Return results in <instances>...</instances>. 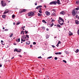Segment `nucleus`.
<instances>
[{
	"instance_id": "f257e3e1",
	"label": "nucleus",
	"mask_w": 79,
	"mask_h": 79,
	"mask_svg": "<svg viewBox=\"0 0 79 79\" xmlns=\"http://www.w3.org/2000/svg\"><path fill=\"white\" fill-rule=\"evenodd\" d=\"M58 21L59 23L61 25V26H63L64 24V20L61 17L59 18V20H58Z\"/></svg>"
},
{
	"instance_id": "f03ea898",
	"label": "nucleus",
	"mask_w": 79,
	"mask_h": 79,
	"mask_svg": "<svg viewBox=\"0 0 79 79\" xmlns=\"http://www.w3.org/2000/svg\"><path fill=\"white\" fill-rule=\"evenodd\" d=\"M72 13L73 16H75V15H77L78 13L77 11L75 10V9H74L72 11Z\"/></svg>"
},
{
	"instance_id": "7ed1b4c3",
	"label": "nucleus",
	"mask_w": 79,
	"mask_h": 79,
	"mask_svg": "<svg viewBox=\"0 0 79 79\" xmlns=\"http://www.w3.org/2000/svg\"><path fill=\"white\" fill-rule=\"evenodd\" d=\"M1 5L2 6H6V4L5 2L3 1H1Z\"/></svg>"
},
{
	"instance_id": "20e7f679",
	"label": "nucleus",
	"mask_w": 79,
	"mask_h": 79,
	"mask_svg": "<svg viewBox=\"0 0 79 79\" xmlns=\"http://www.w3.org/2000/svg\"><path fill=\"white\" fill-rule=\"evenodd\" d=\"M28 16H31L34 15V13L32 12H31L28 14Z\"/></svg>"
},
{
	"instance_id": "39448f33",
	"label": "nucleus",
	"mask_w": 79,
	"mask_h": 79,
	"mask_svg": "<svg viewBox=\"0 0 79 79\" xmlns=\"http://www.w3.org/2000/svg\"><path fill=\"white\" fill-rule=\"evenodd\" d=\"M57 2L56 1H52L49 3V5H56Z\"/></svg>"
},
{
	"instance_id": "423d86ee",
	"label": "nucleus",
	"mask_w": 79,
	"mask_h": 79,
	"mask_svg": "<svg viewBox=\"0 0 79 79\" xmlns=\"http://www.w3.org/2000/svg\"><path fill=\"white\" fill-rule=\"evenodd\" d=\"M45 13L47 16H50V13L48 11H46Z\"/></svg>"
},
{
	"instance_id": "0eeeda50",
	"label": "nucleus",
	"mask_w": 79,
	"mask_h": 79,
	"mask_svg": "<svg viewBox=\"0 0 79 79\" xmlns=\"http://www.w3.org/2000/svg\"><path fill=\"white\" fill-rule=\"evenodd\" d=\"M9 12H10V10H6L4 12L3 14H6V13H9Z\"/></svg>"
},
{
	"instance_id": "6e6552de",
	"label": "nucleus",
	"mask_w": 79,
	"mask_h": 79,
	"mask_svg": "<svg viewBox=\"0 0 79 79\" xmlns=\"http://www.w3.org/2000/svg\"><path fill=\"white\" fill-rule=\"evenodd\" d=\"M65 11H62L60 13V14H61V15H65Z\"/></svg>"
},
{
	"instance_id": "1a4fd4ad",
	"label": "nucleus",
	"mask_w": 79,
	"mask_h": 79,
	"mask_svg": "<svg viewBox=\"0 0 79 79\" xmlns=\"http://www.w3.org/2000/svg\"><path fill=\"white\" fill-rule=\"evenodd\" d=\"M56 2H57V3L58 5H60V4H61V3L60 1V0H57Z\"/></svg>"
},
{
	"instance_id": "9d476101",
	"label": "nucleus",
	"mask_w": 79,
	"mask_h": 79,
	"mask_svg": "<svg viewBox=\"0 0 79 79\" xmlns=\"http://www.w3.org/2000/svg\"><path fill=\"white\" fill-rule=\"evenodd\" d=\"M42 6H37L36 8V9H37V10L39 8H42Z\"/></svg>"
},
{
	"instance_id": "9b49d317",
	"label": "nucleus",
	"mask_w": 79,
	"mask_h": 79,
	"mask_svg": "<svg viewBox=\"0 0 79 79\" xmlns=\"http://www.w3.org/2000/svg\"><path fill=\"white\" fill-rule=\"evenodd\" d=\"M55 54L56 55H61V52H56Z\"/></svg>"
},
{
	"instance_id": "f8f14e48",
	"label": "nucleus",
	"mask_w": 79,
	"mask_h": 79,
	"mask_svg": "<svg viewBox=\"0 0 79 79\" xmlns=\"http://www.w3.org/2000/svg\"><path fill=\"white\" fill-rule=\"evenodd\" d=\"M39 12L40 13H42V8H40L39 11Z\"/></svg>"
},
{
	"instance_id": "ddd939ff",
	"label": "nucleus",
	"mask_w": 79,
	"mask_h": 79,
	"mask_svg": "<svg viewBox=\"0 0 79 79\" xmlns=\"http://www.w3.org/2000/svg\"><path fill=\"white\" fill-rule=\"evenodd\" d=\"M75 23L76 24H79V22L77 20H76L75 21Z\"/></svg>"
},
{
	"instance_id": "4468645a",
	"label": "nucleus",
	"mask_w": 79,
	"mask_h": 79,
	"mask_svg": "<svg viewBox=\"0 0 79 79\" xmlns=\"http://www.w3.org/2000/svg\"><path fill=\"white\" fill-rule=\"evenodd\" d=\"M22 39L23 40V39H24V35L22 36L21 38V40H22Z\"/></svg>"
},
{
	"instance_id": "2eb2a0df",
	"label": "nucleus",
	"mask_w": 79,
	"mask_h": 79,
	"mask_svg": "<svg viewBox=\"0 0 79 79\" xmlns=\"http://www.w3.org/2000/svg\"><path fill=\"white\" fill-rule=\"evenodd\" d=\"M16 42H20V39H18L16 40Z\"/></svg>"
},
{
	"instance_id": "dca6fc26",
	"label": "nucleus",
	"mask_w": 79,
	"mask_h": 79,
	"mask_svg": "<svg viewBox=\"0 0 79 79\" xmlns=\"http://www.w3.org/2000/svg\"><path fill=\"white\" fill-rule=\"evenodd\" d=\"M2 18L4 19L5 18H6V15H2Z\"/></svg>"
},
{
	"instance_id": "f3484780",
	"label": "nucleus",
	"mask_w": 79,
	"mask_h": 79,
	"mask_svg": "<svg viewBox=\"0 0 79 79\" xmlns=\"http://www.w3.org/2000/svg\"><path fill=\"white\" fill-rule=\"evenodd\" d=\"M52 16H56V14L55 13L53 12V13H52Z\"/></svg>"
},
{
	"instance_id": "a211bd4d",
	"label": "nucleus",
	"mask_w": 79,
	"mask_h": 79,
	"mask_svg": "<svg viewBox=\"0 0 79 79\" xmlns=\"http://www.w3.org/2000/svg\"><path fill=\"white\" fill-rule=\"evenodd\" d=\"M79 50L78 49H77L75 51V53H78L79 52Z\"/></svg>"
},
{
	"instance_id": "6ab92c4d",
	"label": "nucleus",
	"mask_w": 79,
	"mask_h": 79,
	"mask_svg": "<svg viewBox=\"0 0 79 79\" xmlns=\"http://www.w3.org/2000/svg\"><path fill=\"white\" fill-rule=\"evenodd\" d=\"M20 23H21V22H18L16 24V25H19V24H20Z\"/></svg>"
},
{
	"instance_id": "aec40b11",
	"label": "nucleus",
	"mask_w": 79,
	"mask_h": 79,
	"mask_svg": "<svg viewBox=\"0 0 79 79\" xmlns=\"http://www.w3.org/2000/svg\"><path fill=\"white\" fill-rule=\"evenodd\" d=\"M75 10H79V7L77 6V8H75Z\"/></svg>"
},
{
	"instance_id": "412c9836",
	"label": "nucleus",
	"mask_w": 79,
	"mask_h": 79,
	"mask_svg": "<svg viewBox=\"0 0 79 79\" xmlns=\"http://www.w3.org/2000/svg\"><path fill=\"white\" fill-rule=\"evenodd\" d=\"M39 16H42V14H40L39 13H38Z\"/></svg>"
},
{
	"instance_id": "4be33fe9",
	"label": "nucleus",
	"mask_w": 79,
	"mask_h": 79,
	"mask_svg": "<svg viewBox=\"0 0 79 79\" xmlns=\"http://www.w3.org/2000/svg\"><path fill=\"white\" fill-rule=\"evenodd\" d=\"M26 44H28V45H29L30 44V41H28L26 43Z\"/></svg>"
},
{
	"instance_id": "5701e85b",
	"label": "nucleus",
	"mask_w": 79,
	"mask_h": 79,
	"mask_svg": "<svg viewBox=\"0 0 79 79\" xmlns=\"http://www.w3.org/2000/svg\"><path fill=\"white\" fill-rule=\"evenodd\" d=\"M25 11H26V10L24 9L22 10V12H25Z\"/></svg>"
},
{
	"instance_id": "b1692460",
	"label": "nucleus",
	"mask_w": 79,
	"mask_h": 79,
	"mask_svg": "<svg viewBox=\"0 0 79 79\" xmlns=\"http://www.w3.org/2000/svg\"><path fill=\"white\" fill-rule=\"evenodd\" d=\"M56 26H57V27H58L59 28H60V27H61V26L60 25H56Z\"/></svg>"
},
{
	"instance_id": "393cba45",
	"label": "nucleus",
	"mask_w": 79,
	"mask_h": 79,
	"mask_svg": "<svg viewBox=\"0 0 79 79\" xmlns=\"http://www.w3.org/2000/svg\"><path fill=\"white\" fill-rule=\"evenodd\" d=\"M53 23H52V24H50V27H52V26H53Z\"/></svg>"
},
{
	"instance_id": "a878e982",
	"label": "nucleus",
	"mask_w": 79,
	"mask_h": 79,
	"mask_svg": "<svg viewBox=\"0 0 79 79\" xmlns=\"http://www.w3.org/2000/svg\"><path fill=\"white\" fill-rule=\"evenodd\" d=\"M13 34H12L10 35V37H12L13 36Z\"/></svg>"
},
{
	"instance_id": "bb28decb",
	"label": "nucleus",
	"mask_w": 79,
	"mask_h": 79,
	"mask_svg": "<svg viewBox=\"0 0 79 79\" xmlns=\"http://www.w3.org/2000/svg\"><path fill=\"white\" fill-rule=\"evenodd\" d=\"M73 35V33H72V32H71L69 34V35L70 36V35Z\"/></svg>"
},
{
	"instance_id": "cd10ccee",
	"label": "nucleus",
	"mask_w": 79,
	"mask_h": 79,
	"mask_svg": "<svg viewBox=\"0 0 79 79\" xmlns=\"http://www.w3.org/2000/svg\"><path fill=\"white\" fill-rule=\"evenodd\" d=\"M14 52H17L18 51V49H17L15 48L14 50Z\"/></svg>"
},
{
	"instance_id": "c85d7f7f",
	"label": "nucleus",
	"mask_w": 79,
	"mask_h": 79,
	"mask_svg": "<svg viewBox=\"0 0 79 79\" xmlns=\"http://www.w3.org/2000/svg\"><path fill=\"white\" fill-rule=\"evenodd\" d=\"M21 41H23V42H25V41H26V40H25V39H24V40H23V39H22V40H21Z\"/></svg>"
},
{
	"instance_id": "c756f323",
	"label": "nucleus",
	"mask_w": 79,
	"mask_h": 79,
	"mask_svg": "<svg viewBox=\"0 0 79 79\" xmlns=\"http://www.w3.org/2000/svg\"><path fill=\"white\" fill-rule=\"evenodd\" d=\"M42 28L43 29H44V30H45V27H42Z\"/></svg>"
},
{
	"instance_id": "7c9ffc66",
	"label": "nucleus",
	"mask_w": 79,
	"mask_h": 79,
	"mask_svg": "<svg viewBox=\"0 0 79 79\" xmlns=\"http://www.w3.org/2000/svg\"><path fill=\"white\" fill-rule=\"evenodd\" d=\"M63 62H64V63H67V62H66V61L65 60H63Z\"/></svg>"
},
{
	"instance_id": "2f4dec72",
	"label": "nucleus",
	"mask_w": 79,
	"mask_h": 79,
	"mask_svg": "<svg viewBox=\"0 0 79 79\" xmlns=\"http://www.w3.org/2000/svg\"><path fill=\"white\" fill-rule=\"evenodd\" d=\"M25 34H27V32H28V31H26V30L25 31Z\"/></svg>"
},
{
	"instance_id": "473e14b6",
	"label": "nucleus",
	"mask_w": 79,
	"mask_h": 79,
	"mask_svg": "<svg viewBox=\"0 0 79 79\" xmlns=\"http://www.w3.org/2000/svg\"><path fill=\"white\" fill-rule=\"evenodd\" d=\"M52 58V56H49V57H48L47 58L48 59H50V58Z\"/></svg>"
},
{
	"instance_id": "72a5a7b5",
	"label": "nucleus",
	"mask_w": 79,
	"mask_h": 79,
	"mask_svg": "<svg viewBox=\"0 0 79 79\" xmlns=\"http://www.w3.org/2000/svg\"><path fill=\"white\" fill-rule=\"evenodd\" d=\"M26 36L27 37V38H29V35H26Z\"/></svg>"
},
{
	"instance_id": "f704fd0d",
	"label": "nucleus",
	"mask_w": 79,
	"mask_h": 79,
	"mask_svg": "<svg viewBox=\"0 0 79 79\" xmlns=\"http://www.w3.org/2000/svg\"><path fill=\"white\" fill-rule=\"evenodd\" d=\"M77 33L78 35H79V29H78V30L77 31Z\"/></svg>"
},
{
	"instance_id": "c9c22d12",
	"label": "nucleus",
	"mask_w": 79,
	"mask_h": 79,
	"mask_svg": "<svg viewBox=\"0 0 79 79\" xmlns=\"http://www.w3.org/2000/svg\"><path fill=\"white\" fill-rule=\"evenodd\" d=\"M65 53H66V54H68V52L67 51H65Z\"/></svg>"
},
{
	"instance_id": "e433bc0d",
	"label": "nucleus",
	"mask_w": 79,
	"mask_h": 79,
	"mask_svg": "<svg viewBox=\"0 0 79 79\" xmlns=\"http://www.w3.org/2000/svg\"><path fill=\"white\" fill-rule=\"evenodd\" d=\"M12 18H15V15H13L12 16Z\"/></svg>"
},
{
	"instance_id": "4c0bfd02",
	"label": "nucleus",
	"mask_w": 79,
	"mask_h": 79,
	"mask_svg": "<svg viewBox=\"0 0 79 79\" xmlns=\"http://www.w3.org/2000/svg\"><path fill=\"white\" fill-rule=\"evenodd\" d=\"M58 44H61V42H60V41H59V42Z\"/></svg>"
},
{
	"instance_id": "58836bf2",
	"label": "nucleus",
	"mask_w": 79,
	"mask_h": 79,
	"mask_svg": "<svg viewBox=\"0 0 79 79\" xmlns=\"http://www.w3.org/2000/svg\"><path fill=\"white\" fill-rule=\"evenodd\" d=\"M8 31V29H5V31Z\"/></svg>"
},
{
	"instance_id": "ea45409f",
	"label": "nucleus",
	"mask_w": 79,
	"mask_h": 79,
	"mask_svg": "<svg viewBox=\"0 0 79 79\" xmlns=\"http://www.w3.org/2000/svg\"><path fill=\"white\" fill-rule=\"evenodd\" d=\"M33 45H35V44H36V43H35V42H34L33 43Z\"/></svg>"
},
{
	"instance_id": "a19ab883",
	"label": "nucleus",
	"mask_w": 79,
	"mask_h": 79,
	"mask_svg": "<svg viewBox=\"0 0 79 79\" xmlns=\"http://www.w3.org/2000/svg\"><path fill=\"white\" fill-rule=\"evenodd\" d=\"M55 60H57V59H58V58H57L56 57H55L54 58Z\"/></svg>"
},
{
	"instance_id": "79ce46f5",
	"label": "nucleus",
	"mask_w": 79,
	"mask_h": 79,
	"mask_svg": "<svg viewBox=\"0 0 79 79\" xmlns=\"http://www.w3.org/2000/svg\"><path fill=\"white\" fill-rule=\"evenodd\" d=\"M2 44L3 45H5V43H4V42L2 43Z\"/></svg>"
},
{
	"instance_id": "37998d69",
	"label": "nucleus",
	"mask_w": 79,
	"mask_h": 79,
	"mask_svg": "<svg viewBox=\"0 0 79 79\" xmlns=\"http://www.w3.org/2000/svg\"><path fill=\"white\" fill-rule=\"evenodd\" d=\"M79 3V2L78 1H77L76 2V3L77 4V3Z\"/></svg>"
},
{
	"instance_id": "c03bdc74",
	"label": "nucleus",
	"mask_w": 79,
	"mask_h": 79,
	"mask_svg": "<svg viewBox=\"0 0 79 79\" xmlns=\"http://www.w3.org/2000/svg\"><path fill=\"white\" fill-rule=\"evenodd\" d=\"M26 38H27V37H26V36L25 35H24V39H26Z\"/></svg>"
},
{
	"instance_id": "a18cd8bd",
	"label": "nucleus",
	"mask_w": 79,
	"mask_h": 79,
	"mask_svg": "<svg viewBox=\"0 0 79 79\" xmlns=\"http://www.w3.org/2000/svg\"><path fill=\"white\" fill-rule=\"evenodd\" d=\"M35 5H37V2H35Z\"/></svg>"
},
{
	"instance_id": "49530a36",
	"label": "nucleus",
	"mask_w": 79,
	"mask_h": 79,
	"mask_svg": "<svg viewBox=\"0 0 79 79\" xmlns=\"http://www.w3.org/2000/svg\"><path fill=\"white\" fill-rule=\"evenodd\" d=\"M17 52H21V51H19V50H17Z\"/></svg>"
},
{
	"instance_id": "de8ad7c7",
	"label": "nucleus",
	"mask_w": 79,
	"mask_h": 79,
	"mask_svg": "<svg viewBox=\"0 0 79 79\" xmlns=\"http://www.w3.org/2000/svg\"><path fill=\"white\" fill-rule=\"evenodd\" d=\"M38 58H42L41 57V56L38 57Z\"/></svg>"
},
{
	"instance_id": "09e8293b",
	"label": "nucleus",
	"mask_w": 79,
	"mask_h": 79,
	"mask_svg": "<svg viewBox=\"0 0 79 79\" xmlns=\"http://www.w3.org/2000/svg\"><path fill=\"white\" fill-rule=\"evenodd\" d=\"M45 21L44 20H42V22H43V23H45Z\"/></svg>"
},
{
	"instance_id": "8fccbe9b",
	"label": "nucleus",
	"mask_w": 79,
	"mask_h": 79,
	"mask_svg": "<svg viewBox=\"0 0 79 79\" xmlns=\"http://www.w3.org/2000/svg\"><path fill=\"white\" fill-rule=\"evenodd\" d=\"M77 16H78V15H76L75 17H76V18H77Z\"/></svg>"
},
{
	"instance_id": "3c124183",
	"label": "nucleus",
	"mask_w": 79,
	"mask_h": 79,
	"mask_svg": "<svg viewBox=\"0 0 79 79\" xmlns=\"http://www.w3.org/2000/svg\"><path fill=\"white\" fill-rule=\"evenodd\" d=\"M46 39H48V36H46Z\"/></svg>"
},
{
	"instance_id": "603ef678",
	"label": "nucleus",
	"mask_w": 79,
	"mask_h": 79,
	"mask_svg": "<svg viewBox=\"0 0 79 79\" xmlns=\"http://www.w3.org/2000/svg\"><path fill=\"white\" fill-rule=\"evenodd\" d=\"M52 22H55V20L53 19L52 21Z\"/></svg>"
},
{
	"instance_id": "864d4df0",
	"label": "nucleus",
	"mask_w": 79,
	"mask_h": 79,
	"mask_svg": "<svg viewBox=\"0 0 79 79\" xmlns=\"http://www.w3.org/2000/svg\"><path fill=\"white\" fill-rule=\"evenodd\" d=\"M46 31H49V29H48V28H46Z\"/></svg>"
},
{
	"instance_id": "5fc2aeb1",
	"label": "nucleus",
	"mask_w": 79,
	"mask_h": 79,
	"mask_svg": "<svg viewBox=\"0 0 79 79\" xmlns=\"http://www.w3.org/2000/svg\"><path fill=\"white\" fill-rule=\"evenodd\" d=\"M52 47H53V48H55V47L54 45H52Z\"/></svg>"
},
{
	"instance_id": "6e6d98bb",
	"label": "nucleus",
	"mask_w": 79,
	"mask_h": 79,
	"mask_svg": "<svg viewBox=\"0 0 79 79\" xmlns=\"http://www.w3.org/2000/svg\"><path fill=\"white\" fill-rule=\"evenodd\" d=\"M57 47H58L59 46V44H57V45H56Z\"/></svg>"
},
{
	"instance_id": "4d7b16f0",
	"label": "nucleus",
	"mask_w": 79,
	"mask_h": 79,
	"mask_svg": "<svg viewBox=\"0 0 79 79\" xmlns=\"http://www.w3.org/2000/svg\"><path fill=\"white\" fill-rule=\"evenodd\" d=\"M52 11H54V12L55 11V9H53L52 10Z\"/></svg>"
},
{
	"instance_id": "13d9d810",
	"label": "nucleus",
	"mask_w": 79,
	"mask_h": 79,
	"mask_svg": "<svg viewBox=\"0 0 79 79\" xmlns=\"http://www.w3.org/2000/svg\"><path fill=\"white\" fill-rule=\"evenodd\" d=\"M16 43H14V45H16Z\"/></svg>"
},
{
	"instance_id": "bf43d9fd",
	"label": "nucleus",
	"mask_w": 79,
	"mask_h": 79,
	"mask_svg": "<svg viewBox=\"0 0 79 79\" xmlns=\"http://www.w3.org/2000/svg\"><path fill=\"white\" fill-rule=\"evenodd\" d=\"M30 47H32V45H30Z\"/></svg>"
},
{
	"instance_id": "052dcab7",
	"label": "nucleus",
	"mask_w": 79,
	"mask_h": 79,
	"mask_svg": "<svg viewBox=\"0 0 79 79\" xmlns=\"http://www.w3.org/2000/svg\"><path fill=\"white\" fill-rule=\"evenodd\" d=\"M2 64H0V67H2Z\"/></svg>"
},
{
	"instance_id": "680f3d73",
	"label": "nucleus",
	"mask_w": 79,
	"mask_h": 79,
	"mask_svg": "<svg viewBox=\"0 0 79 79\" xmlns=\"http://www.w3.org/2000/svg\"><path fill=\"white\" fill-rule=\"evenodd\" d=\"M29 40V39L27 38L26 40Z\"/></svg>"
},
{
	"instance_id": "e2e57ef3",
	"label": "nucleus",
	"mask_w": 79,
	"mask_h": 79,
	"mask_svg": "<svg viewBox=\"0 0 79 79\" xmlns=\"http://www.w3.org/2000/svg\"><path fill=\"white\" fill-rule=\"evenodd\" d=\"M22 32H23L24 33V31H22Z\"/></svg>"
},
{
	"instance_id": "0e129e2a",
	"label": "nucleus",
	"mask_w": 79,
	"mask_h": 79,
	"mask_svg": "<svg viewBox=\"0 0 79 79\" xmlns=\"http://www.w3.org/2000/svg\"><path fill=\"white\" fill-rule=\"evenodd\" d=\"M13 58H14V57H12L11 60H12V59H13Z\"/></svg>"
},
{
	"instance_id": "69168bd1",
	"label": "nucleus",
	"mask_w": 79,
	"mask_h": 79,
	"mask_svg": "<svg viewBox=\"0 0 79 79\" xmlns=\"http://www.w3.org/2000/svg\"><path fill=\"white\" fill-rule=\"evenodd\" d=\"M1 42H2H2H3V40H1Z\"/></svg>"
},
{
	"instance_id": "338daca9",
	"label": "nucleus",
	"mask_w": 79,
	"mask_h": 79,
	"mask_svg": "<svg viewBox=\"0 0 79 79\" xmlns=\"http://www.w3.org/2000/svg\"><path fill=\"white\" fill-rule=\"evenodd\" d=\"M3 29H5V27H3L2 28Z\"/></svg>"
},
{
	"instance_id": "774afa93",
	"label": "nucleus",
	"mask_w": 79,
	"mask_h": 79,
	"mask_svg": "<svg viewBox=\"0 0 79 79\" xmlns=\"http://www.w3.org/2000/svg\"><path fill=\"white\" fill-rule=\"evenodd\" d=\"M44 7H45V8H46L47 7V6H44Z\"/></svg>"
}]
</instances>
